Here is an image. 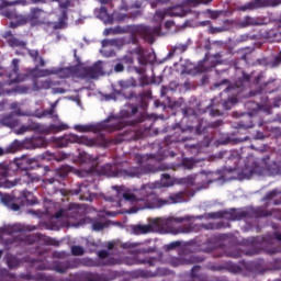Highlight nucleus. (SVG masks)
<instances>
[{
    "label": "nucleus",
    "instance_id": "obj_1",
    "mask_svg": "<svg viewBox=\"0 0 281 281\" xmlns=\"http://www.w3.org/2000/svg\"><path fill=\"white\" fill-rule=\"evenodd\" d=\"M124 201H127L132 205L127 211V214H137L139 210H151L153 207H164L168 201L158 198L153 189L147 186H143L140 189L135 190L134 193L126 191L122 194Z\"/></svg>",
    "mask_w": 281,
    "mask_h": 281
},
{
    "label": "nucleus",
    "instance_id": "obj_2",
    "mask_svg": "<svg viewBox=\"0 0 281 281\" xmlns=\"http://www.w3.org/2000/svg\"><path fill=\"white\" fill-rule=\"evenodd\" d=\"M146 113H140L138 119L134 121H125L117 116V114H110L105 120L101 121L97 124L90 125H75L74 130L77 133H102V131H106V133H115L116 131H122V128H126V126H137V124H142V122H146Z\"/></svg>",
    "mask_w": 281,
    "mask_h": 281
},
{
    "label": "nucleus",
    "instance_id": "obj_3",
    "mask_svg": "<svg viewBox=\"0 0 281 281\" xmlns=\"http://www.w3.org/2000/svg\"><path fill=\"white\" fill-rule=\"evenodd\" d=\"M223 125L222 120H217L211 123H205V121H199L198 126L194 128L192 125H186L184 127H181V124L177 123L175 126L176 133L171 136H168L166 138L167 144H175V143H183L188 142V138L186 133H193L195 130L196 135H203L207 128H218V126Z\"/></svg>",
    "mask_w": 281,
    "mask_h": 281
},
{
    "label": "nucleus",
    "instance_id": "obj_4",
    "mask_svg": "<svg viewBox=\"0 0 281 281\" xmlns=\"http://www.w3.org/2000/svg\"><path fill=\"white\" fill-rule=\"evenodd\" d=\"M192 217H169L166 221V225H168V229L170 234H192V232H201V229L212 231V229H221L223 228V223H207V224H194L191 223L187 226L172 227L173 223H186V221H191Z\"/></svg>",
    "mask_w": 281,
    "mask_h": 281
},
{
    "label": "nucleus",
    "instance_id": "obj_5",
    "mask_svg": "<svg viewBox=\"0 0 281 281\" xmlns=\"http://www.w3.org/2000/svg\"><path fill=\"white\" fill-rule=\"evenodd\" d=\"M19 63H21L19 58L12 59L11 70L8 74L9 80L0 81V95H4V93L8 95H10V93H25L27 91V88L23 87H15L12 90H5L8 85H19V82H25V80L30 78V75L20 72Z\"/></svg>",
    "mask_w": 281,
    "mask_h": 281
},
{
    "label": "nucleus",
    "instance_id": "obj_6",
    "mask_svg": "<svg viewBox=\"0 0 281 281\" xmlns=\"http://www.w3.org/2000/svg\"><path fill=\"white\" fill-rule=\"evenodd\" d=\"M14 164L18 170H25V173L22 175L19 179L14 181H7L5 188H14V186H30L31 183H38V177L27 172L32 167V164H36V159L27 158L26 156H22L21 158H15Z\"/></svg>",
    "mask_w": 281,
    "mask_h": 281
},
{
    "label": "nucleus",
    "instance_id": "obj_7",
    "mask_svg": "<svg viewBox=\"0 0 281 281\" xmlns=\"http://www.w3.org/2000/svg\"><path fill=\"white\" fill-rule=\"evenodd\" d=\"M249 82H251V76L243 71L241 77L235 81V85H229L224 90L225 93H232V97H228L227 100L223 101V106L226 111H229V109H232V106L238 102V98L235 97L236 93H240V91H243V89H245Z\"/></svg>",
    "mask_w": 281,
    "mask_h": 281
},
{
    "label": "nucleus",
    "instance_id": "obj_8",
    "mask_svg": "<svg viewBox=\"0 0 281 281\" xmlns=\"http://www.w3.org/2000/svg\"><path fill=\"white\" fill-rule=\"evenodd\" d=\"M13 3L14 1H2L0 3V14L5 16V19H10V27L15 29L25 25V15L19 14L16 8H14V5H21V3Z\"/></svg>",
    "mask_w": 281,
    "mask_h": 281
},
{
    "label": "nucleus",
    "instance_id": "obj_9",
    "mask_svg": "<svg viewBox=\"0 0 281 281\" xmlns=\"http://www.w3.org/2000/svg\"><path fill=\"white\" fill-rule=\"evenodd\" d=\"M213 175L214 173L212 171H201L195 176L182 178L180 183H182V186H187V188H194V186H196L195 192H201V190H207V186L210 183H214V180H212Z\"/></svg>",
    "mask_w": 281,
    "mask_h": 281
},
{
    "label": "nucleus",
    "instance_id": "obj_10",
    "mask_svg": "<svg viewBox=\"0 0 281 281\" xmlns=\"http://www.w3.org/2000/svg\"><path fill=\"white\" fill-rule=\"evenodd\" d=\"M78 267V261L76 260H65L58 261L55 260L52 265L42 263L36 266L38 271H56V273H67L69 269H76Z\"/></svg>",
    "mask_w": 281,
    "mask_h": 281
},
{
    "label": "nucleus",
    "instance_id": "obj_11",
    "mask_svg": "<svg viewBox=\"0 0 281 281\" xmlns=\"http://www.w3.org/2000/svg\"><path fill=\"white\" fill-rule=\"evenodd\" d=\"M102 74L104 72L101 60L95 61L92 66H79L77 68V76L83 80H95V78H100Z\"/></svg>",
    "mask_w": 281,
    "mask_h": 281
},
{
    "label": "nucleus",
    "instance_id": "obj_12",
    "mask_svg": "<svg viewBox=\"0 0 281 281\" xmlns=\"http://www.w3.org/2000/svg\"><path fill=\"white\" fill-rule=\"evenodd\" d=\"M133 31L140 36V38L145 40L146 43L153 45L155 43V36H161V24L150 27L146 25H137L134 26Z\"/></svg>",
    "mask_w": 281,
    "mask_h": 281
},
{
    "label": "nucleus",
    "instance_id": "obj_13",
    "mask_svg": "<svg viewBox=\"0 0 281 281\" xmlns=\"http://www.w3.org/2000/svg\"><path fill=\"white\" fill-rule=\"evenodd\" d=\"M45 11L40 8H32L27 15H24L25 25L30 23L32 27H38L41 25H47L48 27L52 25V22L47 20V18L43 16Z\"/></svg>",
    "mask_w": 281,
    "mask_h": 281
},
{
    "label": "nucleus",
    "instance_id": "obj_14",
    "mask_svg": "<svg viewBox=\"0 0 281 281\" xmlns=\"http://www.w3.org/2000/svg\"><path fill=\"white\" fill-rule=\"evenodd\" d=\"M249 216V211H217L206 214V218H228V221H243Z\"/></svg>",
    "mask_w": 281,
    "mask_h": 281
},
{
    "label": "nucleus",
    "instance_id": "obj_15",
    "mask_svg": "<svg viewBox=\"0 0 281 281\" xmlns=\"http://www.w3.org/2000/svg\"><path fill=\"white\" fill-rule=\"evenodd\" d=\"M104 170H109V177H142V167L119 169L116 166L108 165L104 167Z\"/></svg>",
    "mask_w": 281,
    "mask_h": 281
},
{
    "label": "nucleus",
    "instance_id": "obj_16",
    "mask_svg": "<svg viewBox=\"0 0 281 281\" xmlns=\"http://www.w3.org/2000/svg\"><path fill=\"white\" fill-rule=\"evenodd\" d=\"M123 95L125 100H134L142 111H146L148 109V100L153 98V92L150 90H144L137 94L136 91H130L128 94Z\"/></svg>",
    "mask_w": 281,
    "mask_h": 281
},
{
    "label": "nucleus",
    "instance_id": "obj_17",
    "mask_svg": "<svg viewBox=\"0 0 281 281\" xmlns=\"http://www.w3.org/2000/svg\"><path fill=\"white\" fill-rule=\"evenodd\" d=\"M69 144H83L85 146L93 145V139H89L85 136H78L76 134H66L57 140L59 148H67Z\"/></svg>",
    "mask_w": 281,
    "mask_h": 281
},
{
    "label": "nucleus",
    "instance_id": "obj_18",
    "mask_svg": "<svg viewBox=\"0 0 281 281\" xmlns=\"http://www.w3.org/2000/svg\"><path fill=\"white\" fill-rule=\"evenodd\" d=\"M186 14H188V12H186L183 10V7L181 5H176V7H171L165 10H158L156 11L154 19L156 21H164V19H166L167 16H186Z\"/></svg>",
    "mask_w": 281,
    "mask_h": 281
},
{
    "label": "nucleus",
    "instance_id": "obj_19",
    "mask_svg": "<svg viewBox=\"0 0 281 281\" xmlns=\"http://www.w3.org/2000/svg\"><path fill=\"white\" fill-rule=\"evenodd\" d=\"M261 166H263V169L266 172H269V175H281V166L278 164V161H271V156L269 155H266L261 159Z\"/></svg>",
    "mask_w": 281,
    "mask_h": 281
},
{
    "label": "nucleus",
    "instance_id": "obj_20",
    "mask_svg": "<svg viewBox=\"0 0 281 281\" xmlns=\"http://www.w3.org/2000/svg\"><path fill=\"white\" fill-rule=\"evenodd\" d=\"M44 76H58V78H71L74 76V68H54L43 70Z\"/></svg>",
    "mask_w": 281,
    "mask_h": 281
},
{
    "label": "nucleus",
    "instance_id": "obj_21",
    "mask_svg": "<svg viewBox=\"0 0 281 281\" xmlns=\"http://www.w3.org/2000/svg\"><path fill=\"white\" fill-rule=\"evenodd\" d=\"M23 146V143L15 139L7 148L0 147V157H3L4 155H14V153H19Z\"/></svg>",
    "mask_w": 281,
    "mask_h": 281
},
{
    "label": "nucleus",
    "instance_id": "obj_22",
    "mask_svg": "<svg viewBox=\"0 0 281 281\" xmlns=\"http://www.w3.org/2000/svg\"><path fill=\"white\" fill-rule=\"evenodd\" d=\"M70 194H75L76 196L80 194L81 201H91V192H89L87 184H78V188L70 190Z\"/></svg>",
    "mask_w": 281,
    "mask_h": 281
},
{
    "label": "nucleus",
    "instance_id": "obj_23",
    "mask_svg": "<svg viewBox=\"0 0 281 281\" xmlns=\"http://www.w3.org/2000/svg\"><path fill=\"white\" fill-rule=\"evenodd\" d=\"M68 12H69V9L60 10L58 21L55 23H52L53 30H65L67 27V21H69Z\"/></svg>",
    "mask_w": 281,
    "mask_h": 281
},
{
    "label": "nucleus",
    "instance_id": "obj_24",
    "mask_svg": "<svg viewBox=\"0 0 281 281\" xmlns=\"http://www.w3.org/2000/svg\"><path fill=\"white\" fill-rule=\"evenodd\" d=\"M229 271L231 273H240L241 268L236 263H232L231 261L226 262L224 266H210L211 271Z\"/></svg>",
    "mask_w": 281,
    "mask_h": 281
},
{
    "label": "nucleus",
    "instance_id": "obj_25",
    "mask_svg": "<svg viewBox=\"0 0 281 281\" xmlns=\"http://www.w3.org/2000/svg\"><path fill=\"white\" fill-rule=\"evenodd\" d=\"M25 144L27 145L26 148H45L47 146V140H45V137L43 136H36L32 137L25 140Z\"/></svg>",
    "mask_w": 281,
    "mask_h": 281
},
{
    "label": "nucleus",
    "instance_id": "obj_26",
    "mask_svg": "<svg viewBox=\"0 0 281 281\" xmlns=\"http://www.w3.org/2000/svg\"><path fill=\"white\" fill-rule=\"evenodd\" d=\"M119 86L121 87V90H115V93L116 95H123L126 89H133L137 87V80L132 77L126 80L119 81Z\"/></svg>",
    "mask_w": 281,
    "mask_h": 281
},
{
    "label": "nucleus",
    "instance_id": "obj_27",
    "mask_svg": "<svg viewBox=\"0 0 281 281\" xmlns=\"http://www.w3.org/2000/svg\"><path fill=\"white\" fill-rule=\"evenodd\" d=\"M21 205H38V199L34 196L33 192L22 191V195L20 198Z\"/></svg>",
    "mask_w": 281,
    "mask_h": 281
},
{
    "label": "nucleus",
    "instance_id": "obj_28",
    "mask_svg": "<svg viewBox=\"0 0 281 281\" xmlns=\"http://www.w3.org/2000/svg\"><path fill=\"white\" fill-rule=\"evenodd\" d=\"M266 5L267 0H254L239 7V10H241V12H247V10H258L260 8H266Z\"/></svg>",
    "mask_w": 281,
    "mask_h": 281
},
{
    "label": "nucleus",
    "instance_id": "obj_29",
    "mask_svg": "<svg viewBox=\"0 0 281 281\" xmlns=\"http://www.w3.org/2000/svg\"><path fill=\"white\" fill-rule=\"evenodd\" d=\"M133 54H136L137 60H138V65H142L143 67H146V65H148V54L146 53V49H144V47L138 46L133 50Z\"/></svg>",
    "mask_w": 281,
    "mask_h": 281
},
{
    "label": "nucleus",
    "instance_id": "obj_30",
    "mask_svg": "<svg viewBox=\"0 0 281 281\" xmlns=\"http://www.w3.org/2000/svg\"><path fill=\"white\" fill-rule=\"evenodd\" d=\"M263 201H273V205H281V190L274 189L268 192L265 195Z\"/></svg>",
    "mask_w": 281,
    "mask_h": 281
},
{
    "label": "nucleus",
    "instance_id": "obj_31",
    "mask_svg": "<svg viewBox=\"0 0 281 281\" xmlns=\"http://www.w3.org/2000/svg\"><path fill=\"white\" fill-rule=\"evenodd\" d=\"M138 111H139V106L131 104L130 110H121L120 113L116 115L117 117H121L126 122L128 117H133V115H137Z\"/></svg>",
    "mask_w": 281,
    "mask_h": 281
},
{
    "label": "nucleus",
    "instance_id": "obj_32",
    "mask_svg": "<svg viewBox=\"0 0 281 281\" xmlns=\"http://www.w3.org/2000/svg\"><path fill=\"white\" fill-rule=\"evenodd\" d=\"M100 13L103 15V16H108V19H106V22L108 23H113V21H115V19L117 20V21H124V19H126V14H117V13H113V14H111V15H109V13H108V10H106V7H101V9H100Z\"/></svg>",
    "mask_w": 281,
    "mask_h": 281
},
{
    "label": "nucleus",
    "instance_id": "obj_33",
    "mask_svg": "<svg viewBox=\"0 0 281 281\" xmlns=\"http://www.w3.org/2000/svg\"><path fill=\"white\" fill-rule=\"evenodd\" d=\"M4 37L9 38L10 47H21L22 49H25V47H27V43L16 38V37H13L12 32H10V31L5 33Z\"/></svg>",
    "mask_w": 281,
    "mask_h": 281
},
{
    "label": "nucleus",
    "instance_id": "obj_34",
    "mask_svg": "<svg viewBox=\"0 0 281 281\" xmlns=\"http://www.w3.org/2000/svg\"><path fill=\"white\" fill-rule=\"evenodd\" d=\"M24 280H34V281H54V278L52 276H46L43 272L36 273V274H32V273H27L24 274Z\"/></svg>",
    "mask_w": 281,
    "mask_h": 281
},
{
    "label": "nucleus",
    "instance_id": "obj_35",
    "mask_svg": "<svg viewBox=\"0 0 281 281\" xmlns=\"http://www.w3.org/2000/svg\"><path fill=\"white\" fill-rule=\"evenodd\" d=\"M132 231L134 234L139 235V234H150V232H155V228L150 224H144V225L138 224V225H134Z\"/></svg>",
    "mask_w": 281,
    "mask_h": 281
},
{
    "label": "nucleus",
    "instance_id": "obj_36",
    "mask_svg": "<svg viewBox=\"0 0 281 281\" xmlns=\"http://www.w3.org/2000/svg\"><path fill=\"white\" fill-rule=\"evenodd\" d=\"M82 210V205L70 203L69 209L66 213V216H70V218H80V211Z\"/></svg>",
    "mask_w": 281,
    "mask_h": 281
},
{
    "label": "nucleus",
    "instance_id": "obj_37",
    "mask_svg": "<svg viewBox=\"0 0 281 281\" xmlns=\"http://www.w3.org/2000/svg\"><path fill=\"white\" fill-rule=\"evenodd\" d=\"M54 86V82L52 80H35L33 82V89L34 91H41L43 89H52Z\"/></svg>",
    "mask_w": 281,
    "mask_h": 281
},
{
    "label": "nucleus",
    "instance_id": "obj_38",
    "mask_svg": "<svg viewBox=\"0 0 281 281\" xmlns=\"http://www.w3.org/2000/svg\"><path fill=\"white\" fill-rule=\"evenodd\" d=\"M27 54L34 63H37V67H45V60L37 49H27Z\"/></svg>",
    "mask_w": 281,
    "mask_h": 281
},
{
    "label": "nucleus",
    "instance_id": "obj_39",
    "mask_svg": "<svg viewBox=\"0 0 281 281\" xmlns=\"http://www.w3.org/2000/svg\"><path fill=\"white\" fill-rule=\"evenodd\" d=\"M155 262H157V258L151 257L149 259H142L139 256H135L132 259V265H148V267H155Z\"/></svg>",
    "mask_w": 281,
    "mask_h": 281
},
{
    "label": "nucleus",
    "instance_id": "obj_40",
    "mask_svg": "<svg viewBox=\"0 0 281 281\" xmlns=\"http://www.w3.org/2000/svg\"><path fill=\"white\" fill-rule=\"evenodd\" d=\"M255 25H260V22H258L256 18H251L249 15L239 21V27H250Z\"/></svg>",
    "mask_w": 281,
    "mask_h": 281
},
{
    "label": "nucleus",
    "instance_id": "obj_41",
    "mask_svg": "<svg viewBox=\"0 0 281 281\" xmlns=\"http://www.w3.org/2000/svg\"><path fill=\"white\" fill-rule=\"evenodd\" d=\"M1 125L7 126L8 128H16V126H19V120L8 115L2 117Z\"/></svg>",
    "mask_w": 281,
    "mask_h": 281
},
{
    "label": "nucleus",
    "instance_id": "obj_42",
    "mask_svg": "<svg viewBox=\"0 0 281 281\" xmlns=\"http://www.w3.org/2000/svg\"><path fill=\"white\" fill-rule=\"evenodd\" d=\"M71 172V166L63 165L61 167L55 170V177H59L60 179H65L67 175Z\"/></svg>",
    "mask_w": 281,
    "mask_h": 281
},
{
    "label": "nucleus",
    "instance_id": "obj_43",
    "mask_svg": "<svg viewBox=\"0 0 281 281\" xmlns=\"http://www.w3.org/2000/svg\"><path fill=\"white\" fill-rule=\"evenodd\" d=\"M162 201H167V203L165 205H170L171 204H175V203H183V193H175L172 195H170L168 198V200H164L161 199Z\"/></svg>",
    "mask_w": 281,
    "mask_h": 281
},
{
    "label": "nucleus",
    "instance_id": "obj_44",
    "mask_svg": "<svg viewBox=\"0 0 281 281\" xmlns=\"http://www.w3.org/2000/svg\"><path fill=\"white\" fill-rule=\"evenodd\" d=\"M198 271H201V266H193L191 269V278L193 280H196L198 278L199 281H207V277L196 273Z\"/></svg>",
    "mask_w": 281,
    "mask_h": 281
},
{
    "label": "nucleus",
    "instance_id": "obj_45",
    "mask_svg": "<svg viewBox=\"0 0 281 281\" xmlns=\"http://www.w3.org/2000/svg\"><path fill=\"white\" fill-rule=\"evenodd\" d=\"M106 227H109V222H101L99 220L92 222L93 232H102V229H106Z\"/></svg>",
    "mask_w": 281,
    "mask_h": 281
},
{
    "label": "nucleus",
    "instance_id": "obj_46",
    "mask_svg": "<svg viewBox=\"0 0 281 281\" xmlns=\"http://www.w3.org/2000/svg\"><path fill=\"white\" fill-rule=\"evenodd\" d=\"M69 128V125L65 124V123H59V124H50L49 125V131H52V133H63V131H67Z\"/></svg>",
    "mask_w": 281,
    "mask_h": 281
},
{
    "label": "nucleus",
    "instance_id": "obj_47",
    "mask_svg": "<svg viewBox=\"0 0 281 281\" xmlns=\"http://www.w3.org/2000/svg\"><path fill=\"white\" fill-rule=\"evenodd\" d=\"M56 3H58L59 10H69V8H74V1L72 0H53Z\"/></svg>",
    "mask_w": 281,
    "mask_h": 281
},
{
    "label": "nucleus",
    "instance_id": "obj_48",
    "mask_svg": "<svg viewBox=\"0 0 281 281\" xmlns=\"http://www.w3.org/2000/svg\"><path fill=\"white\" fill-rule=\"evenodd\" d=\"M180 166L182 168H184V170H192V168H194V166H196V161H194V159H192V158H183L181 160Z\"/></svg>",
    "mask_w": 281,
    "mask_h": 281
},
{
    "label": "nucleus",
    "instance_id": "obj_49",
    "mask_svg": "<svg viewBox=\"0 0 281 281\" xmlns=\"http://www.w3.org/2000/svg\"><path fill=\"white\" fill-rule=\"evenodd\" d=\"M190 262L182 257H173L170 259L171 267H181L183 265H189Z\"/></svg>",
    "mask_w": 281,
    "mask_h": 281
},
{
    "label": "nucleus",
    "instance_id": "obj_50",
    "mask_svg": "<svg viewBox=\"0 0 281 281\" xmlns=\"http://www.w3.org/2000/svg\"><path fill=\"white\" fill-rule=\"evenodd\" d=\"M14 3H20V5H38V3H46L45 0H14Z\"/></svg>",
    "mask_w": 281,
    "mask_h": 281
},
{
    "label": "nucleus",
    "instance_id": "obj_51",
    "mask_svg": "<svg viewBox=\"0 0 281 281\" xmlns=\"http://www.w3.org/2000/svg\"><path fill=\"white\" fill-rule=\"evenodd\" d=\"M135 273H136V278H145V279L155 278L157 276V273L150 272L148 270H136Z\"/></svg>",
    "mask_w": 281,
    "mask_h": 281
},
{
    "label": "nucleus",
    "instance_id": "obj_52",
    "mask_svg": "<svg viewBox=\"0 0 281 281\" xmlns=\"http://www.w3.org/2000/svg\"><path fill=\"white\" fill-rule=\"evenodd\" d=\"M10 175V165L8 162H0V177L5 179Z\"/></svg>",
    "mask_w": 281,
    "mask_h": 281
},
{
    "label": "nucleus",
    "instance_id": "obj_53",
    "mask_svg": "<svg viewBox=\"0 0 281 281\" xmlns=\"http://www.w3.org/2000/svg\"><path fill=\"white\" fill-rule=\"evenodd\" d=\"M160 181H161L164 188H170V186H172V178L170 177L169 173H162Z\"/></svg>",
    "mask_w": 281,
    "mask_h": 281
},
{
    "label": "nucleus",
    "instance_id": "obj_54",
    "mask_svg": "<svg viewBox=\"0 0 281 281\" xmlns=\"http://www.w3.org/2000/svg\"><path fill=\"white\" fill-rule=\"evenodd\" d=\"M254 214L257 218H262V217H266V216H271V213H269V211H267L266 209L263 207H259V209H256L254 211Z\"/></svg>",
    "mask_w": 281,
    "mask_h": 281
},
{
    "label": "nucleus",
    "instance_id": "obj_55",
    "mask_svg": "<svg viewBox=\"0 0 281 281\" xmlns=\"http://www.w3.org/2000/svg\"><path fill=\"white\" fill-rule=\"evenodd\" d=\"M268 67H271V69H276V67H280L281 65V54L277 55L271 61H269Z\"/></svg>",
    "mask_w": 281,
    "mask_h": 281
},
{
    "label": "nucleus",
    "instance_id": "obj_56",
    "mask_svg": "<svg viewBox=\"0 0 281 281\" xmlns=\"http://www.w3.org/2000/svg\"><path fill=\"white\" fill-rule=\"evenodd\" d=\"M71 255L72 256H85V248L82 246H72Z\"/></svg>",
    "mask_w": 281,
    "mask_h": 281
},
{
    "label": "nucleus",
    "instance_id": "obj_57",
    "mask_svg": "<svg viewBox=\"0 0 281 281\" xmlns=\"http://www.w3.org/2000/svg\"><path fill=\"white\" fill-rule=\"evenodd\" d=\"M36 127L32 125H22L19 130H16V135H23V133H27V131H35Z\"/></svg>",
    "mask_w": 281,
    "mask_h": 281
},
{
    "label": "nucleus",
    "instance_id": "obj_58",
    "mask_svg": "<svg viewBox=\"0 0 281 281\" xmlns=\"http://www.w3.org/2000/svg\"><path fill=\"white\" fill-rule=\"evenodd\" d=\"M56 112L53 109L44 110L43 115L44 117H52L53 120H58V114H55Z\"/></svg>",
    "mask_w": 281,
    "mask_h": 281
},
{
    "label": "nucleus",
    "instance_id": "obj_59",
    "mask_svg": "<svg viewBox=\"0 0 281 281\" xmlns=\"http://www.w3.org/2000/svg\"><path fill=\"white\" fill-rule=\"evenodd\" d=\"M135 137V131L127 128L124 134H122V140L133 139Z\"/></svg>",
    "mask_w": 281,
    "mask_h": 281
},
{
    "label": "nucleus",
    "instance_id": "obj_60",
    "mask_svg": "<svg viewBox=\"0 0 281 281\" xmlns=\"http://www.w3.org/2000/svg\"><path fill=\"white\" fill-rule=\"evenodd\" d=\"M188 50V45L186 44H178L173 46V53L175 54H183V52Z\"/></svg>",
    "mask_w": 281,
    "mask_h": 281
},
{
    "label": "nucleus",
    "instance_id": "obj_61",
    "mask_svg": "<svg viewBox=\"0 0 281 281\" xmlns=\"http://www.w3.org/2000/svg\"><path fill=\"white\" fill-rule=\"evenodd\" d=\"M182 114L184 117H190L192 115H196V111L190 106H187L182 109Z\"/></svg>",
    "mask_w": 281,
    "mask_h": 281
},
{
    "label": "nucleus",
    "instance_id": "obj_62",
    "mask_svg": "<svg viewBox=\"0 0 281 281\" xmlns=\"http://www.w3.org/2000/svg\"><path fill=\"white\" fill-rule=\"evenodd\" d=\"M7 265L9 269H16V267H19V261L16 260V258H9L7 260Z\"/></svg>",
    "mask_w": 281,
    "mask_h": 281
},
{
    "label": "nucleus",
    "instance_id": "obj_63",
    "mask_svg": "<svg viewBox=\"0 0 281 281\" xmlns=\"http://www.w3.org/2000/svg\"><path fill=\"white\" fill-rule=\"evenodd\" d=\"M122 61L124 63V65H133L135 63V58H133V55H125L122 58Z\"/></svg>",
    "mask_w": 281,
    "mask_h": 281
},
{
    "label": "nucleus",
    "instance_id": "obj_64",
    "mask_svg": "<svg viewBox=\"0 0 281 281\" xmlns=\"http://www.w3.org/2000/svg\"><path fill=\"white\" fill-rule=\"evenodd\" d=\"M271 267L274 271H280V269H281V259H274L271 263Z\"/></svg>",
    "mask_w": 281,
    "mask_h": 281
}]
</instances>
